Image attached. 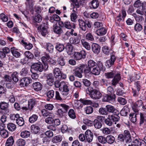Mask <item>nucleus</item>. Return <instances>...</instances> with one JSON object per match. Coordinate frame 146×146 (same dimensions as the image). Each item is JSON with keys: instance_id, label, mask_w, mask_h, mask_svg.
<instances>
[{"instance_id": "1", "label": "nucleus", "mask_w": 146, "mask_h": 146, "mask_svg": "<svg viewBox=\"0 0 146 146\" xmlns=\"http://www.w3.org/2000/svg\"><path fill=\"white\" fill-rule=\"evenodd\" d=\"M119 119L120 117L118 115H109L105 119L104 122L107 126H111L113 124V122H115V124H116V122L119 121Z\"/></svg>"}, {"instance_id": "2", "label": "nucleus", "mask_w": 146, "mask_h": 146, "mask_svg": "<svg viewBox=\"0 0 146 146\" xmlns=\"http://www.w3.org/2000/svg\"><path fill=\"white\" fill-rule=\"evenodd\" d=\"M88 90L89 92L90 97L94 99L98 100L102 96V94L100 92L96 89H94L92 87H89L88 88Z\"/></svg>"}, {"instance_id": "3", "label": "nucleus", "mask_w": 146, "mask_h": 146, "mask_svg": "<svg viewBox=\"0 0 146 146\" xmlns=\"http://www.w3.org/2000/svg\"><path fill=\"white\" fill-rule=\"evenodd\" d=\"M78 22L80 28L82 31H85L86 30L87 26L89 28L91 27L92 24V23L88 20H85V21L82 19H79Z\"/></svg>"}, {"instance_id": "4", "label": "nucleus", "mask_w": 146, "mask_h": 146, "mask_svg": "<svg viewBox=\"0 0 146 146\" xmlns=\"http://www.w3.org/2000/svg\"><path fill=\"white\" fill-rule=\"evenodd\" d=\"M104 67L102 63L99 61L98 65L92 69L91 73L95 75H98L100 73L101 70H103Z\"/></svg>"}, {"instance_id": "5", "label": "nucleus", "mask_w": 146, "mask_h": 146, "mask_svg": "<svg viewBox=\"0 0 146 146\" xmlns=\"http://www.w3.org/2000/svg\"><path fill=\"white\" fill-rule=\"evenodd\" d=\"M31 68L36 72H41L44 70L46 71L44 69V66H43L42 63L38 62L33 63L31 66Z\"/></svg>"}, {"instance_id": "6", "label": "nucleus", "mask_w": 146, "mask_h": 146, "mask_svg": "<svg viewBox=\"0 0 146 146\" xmlns=\"http://www.w3.org/2000/svg\"><path fill=\"white\" fill-rule=\"evenodd\" d=\"M116 60V57L115 56V53L113 52L110 53V58L107 60L106 62V66L108 68L112 66L113 65L115 62Z\"/></svg>"}, {"instance_id": "7", "label": "nucleus", "mask_w": 146, "mask_h": 146, "mask_svg": "<svg viewBox=\"0 0 146 146\" xmlns=\"http://www.w3.org/2000/svg\"><path fill=\"white\" fill-rule=\"evenodd\" d=\"M86 53L85 51L82 50L80 52H75L74 55V59L76 60L84 59L86 57Z\"/></svg>"}, {"instance_id": "8", "label": "nucleus", "mask_w": 146, "mask_h": 146, "mask_svg": "<svg viewBox=\"0 0 146 146\" xmlns=\"http://www.w3.org/2000/svg\"><path fill=\"white\" fill-rule=\"evenodd\" d=\"M48 27L46 24L42 23L37 28L38 30L40 31L43 36H45L47 33Z\"/></svg>"}, {"instance_id": "9", "label": "nucleus", "mask_w": 146, "mask_h": 146, "mask_svg": "<svg viewBox=\"0 0 146 146\" xmlns=\"http://www.w3.org/2000/svg\"><path fill=\"white\" fill-rule=\"evenodd\" d=\"M32 82L31 79L29 77H25L21 79L20 85L22 86H27Z\"/></svg>"}, {"instance_id": "10", "label": "nucleus", "mask_w": 146, "mask_h": 146, "mask_svg": "<svg viewBox=\"0 0 146 146\" xmlns=\"http://www.w3.org/2000/svg\"><path fill=\"white\" fill-rule=\"evenodd\" d=\"M50 58V56L48 54H46L45 56L42 57L41 60L44 64V69L45 70H47L48 68V63L49 62V60Z\"/></svg>"}, {"instance_id": "11", "label": "nucleus", "mask_w": 146, "mask_h": 146, "mask_svg": "<svg viewBox=\"0 0 146 146\" xmlns=\"http://www.w3.org/2000/svg\"><path fill=\"white\" fill-rule=\"evenodd\" d=\"M115 98V96L107 94L103 96L102 100L103 102L111 103L114 100Z\"/></svg>"}, {"instance_id": "12", "label": "nucleus", "mask_w": 146, "mask_h": 146, "mask_svg": "<svg viewBox=\"0 0 146 146\" xmlns=\"http://www.w3.org/2000/svg\"><path fill=\"white\" fill-rule=\"evenodd\" d=\"M146 5V3L145 2H143L142 4V9L138 8L136 10V12L140 15L146 16V10L145 7Z\"/></svg>"}, {"instance_id": "13", "label": "nucleus", "mask_w": 146, "mask_h": 146, "mask_svg": "<svg viewBox=\"0 0 146 146\" xmlns=\"http://www.w3.org/2000/svg\"><path fill=\"white\" fill-rule=\"evenodd\" d=\"M13 55L16 58H19L21 54L19 50L15 47H11L10 49Z\"/></svg>"}, {"instance_id": "14", "label": "nucleus", "mask_w": 146, "mask_h": 146, "mask_svg": "<svg viewBox=\"0 0 146 146\" xmlns=\"http://www.w3.org/2000/svg\"><path fill=\"white\" fill-rule=\"evenodd\" d=\"M85 134L86 140L88 142L90 143L93 140V135L92 131L89 130H87L85 132Z\"/></svg>"}, {"instance_id": "15", "label": "nucleus", "mask_w": 146, "mask_h": 146, "mask_svg": "<svg viewBox=\"0 0 146 146\" xmlns=\"http://www.w3.org/2000/svg\"><path fill=\"white\" fill-rule=\"evenodd\" d=\"M113 78L112 80V84L113 86H115L121 79V77L119 73H115Z\"/></svg>"}, {"instance_id": "16", "label": "nucleus", "mask_w": 146, "mask_h": 146, "mask_svg": "<svg viewBox=\"0 0 146 146\" xmlns=\"http://www.w3.org/2000/svg\"><path fill=\"white\" fill-rule=\"evenodd\" d=\"M82 68H83L82 70L86 76H89L91 72V69L86 64H82L81 65Z\"/></svg>"}, {"instance_id": "17", "label": "nucleus", "mask_w": 146, "mask_h": 146, "mask_svg": "<svg viewBox=\"0 0 146 146\" xmlns=\"http://www.w3.org/2000/svg\"><path fill=\"white\" fill-rule=\"evenodd\" d=\"M106 108L107 112L110 113H115L114 115H118L119 114V112L115 108L111 105H108L106 106Z\"/></svg>"}, {"instance_id": "18", "label": "nucleus", "mask_w": 146, "mask_h": 146, "mask_svg": "<svg viewBox=\"0 0 146 146\" xmlns=\"http://www.w3.org/2000/svg\"><path fill=\"white\" fill-rule=\"evenodd\" d=\"M32 86L34 89L36 91L41 90L42 88V84L39 82L33 83Z\"/></svg>"}, {"instance_id": "19", "label": "nucleus", "mask_w": 146, "mask_h": 146, "mask_svg": "<svg viewBox=\"0 0 146 146\" xmlns=\"http://www.w3.org/2000/svg\"><path fill=\"white\" fill-rule=\"evenodd\" d=\"M125 138V140L126 143L130 142L131 138L129 131L127 130H125L123 132V135Z\"/></svg>"}, {"instance_id": "20", "label": "nucleus", "mask_w": 146, "mask_h": 146, "mask_svg": "<svg viewBox=\"0 0 146 146\" xmlns=\"http://www.w3.org/2000/svg\"><path fill=\"white\" fill-rule=\"evenodd\" d=\"M101 47L97 44L94 43L92 46V49L93 52L97 54H98L100 51Z\"/></svg>"}, {"instance_id": "21", "label": "nucleus", "mask_w": 146, "mask_h": 146, "mask_svg": "<svg viewBox=\"0 0 146 146\" xmlns=\"http://www.w3.org/2000/svg\"><path fill=\"white\" fill-rule=\"evenodd\" d=\"M83 68H82L81 66L77 67L75 69L74 74L76 76L79 78H82V73L83 72Z\"/></svg>"}, {"instance_id": "22", "label": "nucleus", "mask_w": 146, "mask_h": 146, "mask_svg": "<svg viewBox=\"0 0 146 146\" xmlns=\"http://www.w3.org/2000/svg\"><path fill=\"white\" fill-rule=\"evenodd\" d=\"M141 140L139 138H135L133 140L132 144L127 143L125 145L126 146H139Z\"/></svg>"}, {"instance_id": "23", "label": "nucleus", "mask_w": 146, "mask_h": 146, "mask_svg": "<svg viewBox=\"0 0 146 146\" xmlns=\"http://www.w3.org/2000/svg\"><path fill=\"white\" fill-rule=\"evenodd\" d=\"M15 143L14 137L11 136L7 140L5 143V146H13Z\"/></svg>"}, {"instance_id": "24", "label": "nucleus", "mask_w": 146, "mask_h": 146, "mask_svg": "<svg viewBox=\"0 0 146 146\" xmlns=\"http://www.w3.org/2000/svg\"><path fill=\"white\" fill-rule=\"evenodd\" d=\"M99 4L98 0H92L89 3V6L90 8L95 9L98 7Z\"/></svg>"}, {"instance_id": "25", "label": "nucleus", "mask_w": 146, "mask_h": 146, "mask_svg": "<svg viewBox=\"0 0 146 146\" xmlns=\"http://www.w3.org/2000/svg\"><path fill=\"white\" fill-rule=\"evenodd\" d=\"M31 132L35 134L38 133L40 131V127L36 125H32L31 127Z\"/></svg>"}, {"instance_id": "26", "label": "nucleus", "mask_w": 146, "mask_h": 146, "mask_svg": "<svg viewBox=\"0 0 146 146\" xmlns=\"http://www.w3.org/2000/svg\"><path fill=\"white\" fill-rule=\"evenodd\" d=\"M54 32L56 34L60 36L63 32V31L62 28L59 26H55L53 28Z\"/></svg>"}, {"instance_id": "27", "label": "nucleus", "mask_w": 146, "mask_h": 146, "mask_svg": "<svg viewBox=\"0 0 146 146\" xmlns=\"http://www.w3.org/2000/svg\"><path fill=\"white\" fill-rule=\"evenodd\" d=\"M80 41V38L78 37H72L69 40V42L71 44L75 45L79 43Z\"/></svg>"}, {"instance_id": "28", "label": "nucleus", "mask_w": 146, "mask_h": 146, "mask_svg": "<svg viewBox=\"0 0 146 146\" xmlns=\"http://www.w3.org/2000/svg\"><path fill=\"white\" fill-rule=\"evenodd\" d=\"M59 25L61 26L62 25H63V26L68 29H71L72 28V25L71 24L70 22L69 21H65L64 23L62 21H60L59 22Z\"/></svg>"}, {"instance_id": "29", "label": "nucleus", "mask_w": 146, "mask_h": 146, "mask_svg": "<svg viewBox=\"0 0 146 146\" xmlns=\"http://www.w3.org/2000/svg\"><path fill=\"white\" fill-rule=\"evenodd\" d=\"M81 44L86 49L89 50L91 49V46L90 44L87 41L84 39H82L81 40Z\"/></svg>"}, {"instance_id": "30", "label": "nucleus", "mask_w": 146, "mask_h": 146, "mask_svg": "<svg viewBox=\"0 0 146 146\" xmlns=\"http://www.w3.org/2000/svg\"><path fill=\"white\" fill-rule=\"evenodd\" d=\"M106 143H107L111 144L113 143L115 140V138L111 135H108L106 137Z\"/></svg>"}, {"instance_id": "31", "label": "nucleus", "mask_w": 146, "mask_h": 146, "mask_svg": "<svg viewBox=\"0 0 146 146\" xmlns=\"http://www.w3.org/2000/svg\"><path fill=\"white\" fill-rule=\"evenodd\" d=\"M107 32L105 28L102 27L97 30L96 31V33L98 36H102L105 35Z\"/></svg>"}, {"instance_id": "32", "label": "nucleus", "mask_w": 146, "mask_h": 146, "mask_svg": "<svg viewBox=\"0 0 146 146\" xmlns=\"http://www.w3.org/2000/svg\"><path fill=\"white\" fill-rule=\"evenodd\" d=\"M7 128L10 131L13 132L15 131L17 128L16 125L12 123H10L7 124Z\"/></svg>"}, {"instance_id": "33", "label": "nucleus", "mask_w": 146, "mask_h": 146, "mask_svg": "<svg viewBox=\"0 0 146 146\" xmlns=\"http://www.w3.org/2000/svg\"><path fill=\"white\" fill-rule=\"evenodd\" d=\"M64 48L63 44L58 43L56 44L55 47L56 50L60 52L63 51L64 50Z\"/></svg>"}, {"instance_id": "34", "label": "nucleus", "mask_w": 146, "mask_h": 146, "mask_svg": "<svg viewBox=\"0 0 146 146\" xmlns=\"http://www.w3.org/2000/svg\"><path fill=\"white\" fill-rule=\"evenodd\" d=\"M88 65L92 69L98 65V63H97L94 61L92 60H89L88 62Z\"/></svg>"}, {"instance_id": "35", "label": "nucleus", "mask_w": 146, "mask_h": 146, "mask_svg": "<svg viewBox=\"0 0 146 146\" xmlns=\"http://www.w3.org/2000/svg\"><path fill=\"white\" fill-rule=\"evenodd\" d=\"M62 137L60 135H57L54 136L52 139V142L53 143H58L61 141Z\"/></svg>"}, {"instance_id": "36", "label": "nucleus", "mask_w": 146, "mask_h": 146, "mask_svg": "<svg viewBox=\"0 0 146 146\" xmlns=\"http://www.w3.org/2000/svg\"><path fill=\"white\" fill-rule=\"evenodd\" d=\"M53 73L54 76L56 78H59L61 75V72L58 68H56L54 69Z\"/></svg>"}, {"instance_id": "37", "label": "nucleus", "mask_w": 146, "mask_h": 146, "mask_svg": "<svg viewBox=\"0 0 146 146\" xmlns=\"http://www.w3.org/2000/svg\"><path fill=\"white\" fill-rule=\"evenodd\" d=\"M137 113H131L130 114L129 118L131 121L133 123H135L137 120Z\"/></svg>"}, {"instance_id": "38", "label": "nucleus", "mask_w": 146, "mask_h": 146, "mask_svg": "<svg viewBox=\"0 0 146 146\" xmlns=\"http://www.w3.org/2000/svg\"><path fill=\"white\" fill-rule=\"evenodd\" d=\"M9 107V105L7 103L5 102H1L0 104V108L2 110H8V112H9V110L8 108Z\"/></svg>"}, {"instance_id": "39", "label": "nucleus", "mask_w": 146, "mask_h": 146, "mask_svg": "<svg viewBox=\"0 0 146 146\" xmlns=\"http://www.w3.org/2000/svg\"><path fill=\"white\" fill-rule=\"evenodd\" d=\"M0 135L3 138L5 139L9 136V132L4 129L0 132Z\"/></svg>"}, {"instance_id": "40", "label": "nucleus", "mask_w": 146, "mask_h": 146, "mask_svg": "<svg viewBox=\"0 0 146 146\" xmlns=\"http://www.w3.org/2000/svg\"><path fill=\"white\" fill-rule=\"evenodd\" d=\"M68 115L71 118L74 119L76 118V115L74 110L73 109H70L68 111Z\"/></svg>"}, {"instance_id": "41", "label": "nucleus", "mask_w": 146, "mask_h": 146, "mask_svg": "<svg viewBox=\"0 0 146 146\" xmlns=\"http://www.w3.org/2000/svg\"><path fill=\"white\" fill-rule=\"evenodd\" d=\"M31 135L30 131H25L22 132L21 133V136L23 138H26L29 137Z\"/></svg>"}, {"instance_id": "42", "label": "nucleus", "mask_w": 146, "mask_h": 146, "mask_svg": "<svg viewBox=\"0 0 146 146\" xmlns=\"http://www.w3.org/2000/svg\"><path fill=\"white\" fill-rule=\"evenodd\" d=\"M41 113L42 116L45 117L51 116V115H53L52 113L44 109H43L41 110Z\"/></svg>"}, {"instance_id": "43", "label": "nucleus", "mask_w": 146, "mask_h": 146, "mask_svg": "<svg viewBox=\"0 0 146 146\" xmlns=\"http://www.w3.org/2000/svg\"><path fill=\"white\" fill-rule=\"evenodd\" d=\"M134 29L137 32H139L142 30L143 26L140 23H136L134 26Z\"/></svg>"}, {"instance_id": "44", "label": "nucleus", "mask_w": 146, "mask_h": 146, "mask_svg": "<svg viewBox=\"0 0 146 146\" xmlns=\"http://www.w3.org/2000/svg\"><path fill=\"white\" fill-rule=\"evenodd\" d=\"M110 50V48L107 46H104L102 48V51L103 53L107 55L109 54Z\"/></svg>"}, {"instance_id": "45", "label": "nucleus", "mask_w": 146, "mask_h": 146, "mask_svg": "<svg viewBox=\"0 0 146 146\" xmlns=\"http://www.w3.org/2000/svg\"><path fill=\"white\" fill-rule=\"evenodd\" d=\"M38 118V116L37 115L33 114L29 117V121L31 123H33L37 121Z\"/></svg>"}, {"instance_id": "46", "label": "nucleus", "mask_w": 146, "mask_h": 146, "mask_svg": "<svg viewBox=\"0 0 146 146\" xmlns=\"http://www.w3.org/2000/svg\"><path fill=\"white\" fill-rule=\"evenodd\" d=\"M20 115L18 113H11L9 115V118L12 121H16L19 117Z\"/></svg>"}, {"instance_id": "47", "label": "nucleus", "mask_w": 146, "mask_h": 146, "mask_svg": "<svg viewBox=\"0 0 146 146\" xmlns=\"http://www.w3.org/2000/svg\"><path fill=\"white\" fill-rule=\"evenodd\" d=\"M94 125L95 127L97 129L100 128L102 125V123L97 119H95L94 121Z\"/></svg>"}, {"instance_id": "48", "label": "nucleus", "mask_w": 146, "mask_h": 146, "mask_svg": "<svg viewBox=\"0 0 146 146\" xmlns=\"http://www.w3.org/2000/svg\"><path fill=\"white\" fill-rule=\"evenodd\" d=\"M57 62L61 66H64L65 64V62L63 56H61L57 59Z\"/></svg>"}, {"instance_id": "49", "label": "nucleus", "mask_w": 146, "mask_h": 146, "mask_svg": "<svg viewBox=\"0 0 146 146\" xmlns=\"http://www.w3.org/2000/svg\"><path fill=\"white\" fill-rule=\"evenodd\" d=\"M7 96H8V99L9 102L11 103H13L15 101V98L14 96L11 93H9L7 94Z\"/></svg>"}, {"instance_id": "50", "label": "nucleus", "mask_w": 146, "mask_h": 146, "mask_svg": "<svg viewBox=\"0 0 146 146\" xmlns=\"http://www.w3.org/2000/svg\"><path fill=\"white\" fill-rule=\"evenodd\" d=\"M115 72L114 71H111L105 73V75L107 78H112L115 75Z\"/></svg>"}, {"instance_id": "51", "label": "nucleus", "mask_w": 146, "mask_h": 146, "mask_svg": "<svg viewBox=\"0 0 146 146\" xmlns=\"http://www.w3.org/2000/svg\"><path fill=\"white\" fill-rule=\"evenodd\" d=\"M21 43H23V45H24L26 48L28 50H29L31 49L33 47V45L32 44L29 43H27L25 42L23 40H21Z\"/></svg>"}, {"instance_id": "52", "label": "nucleus", "mask_w": 146, "mask_h": 146, "mask_svg": "<svg viewBox=\"0 0 146 146\" xmlns=\"http://www.w3.org/2000/svg\"><path fill=\"white\" fill-rule=\"evenodd\" d=\"M16 123L20 126H23L25 123L23 118L19 116L16 120Z\"/></svg>"}, {"instance_id": "53", "label": "nucleus", "mask_w": 146, "mask_h": 146, "mask_svg": "<svg viewBox=\"0 0 146 146\" xmlns=\"http://www.w3.org/2000/svg\"><path fill=\"white\" fill-rule=\"evenodd\" d=\"M62 99H69L70 97V94L68 92L62 91Z\"/></svg>"}, {"instance_id": "54", "label": "nucleus", "mask_w": 146, "mask_h": 146, "mask_svg": "<svg viewBox=\"0 0 146 146\" xmlns=\"http://www.w3.org/2000/svg\"><path fill=\"white\" fill-rule=\"evenodd\" d=\"M97 139L98 141L102 144L106 143V137L103 136H100L98 137Z\"/></svg>"}, {"instance_id": "55", "label": "nucleus", "mask_w": 146, "mask_h": 146, "mask_svg": "<svg viewBox=\"0 0 146 146\" xmlns=\"http://www.w3.org/2000/svg\"><path fill=\"white\" fill-rule=\"evenodd\" d=\"M29 71L27 68H23L20 72V75L23 76H26L28 74Z\"/></svg>"}, {"instance_id": "56", "label": "nucleus", "mask_w": 146, "mask_h": 146, "mask_svg": "<svg viewBox=\"0 0 146 146\" xmlns=\"http://www.w3.org/2000/svg\"><path fill=\"white\" fill-rule=\"evenodd\" d=\"M47 49L50 53H52L54 51V47L53 45L50 43L46 44Z\"/></svg>"}, {"instance_id": "57", "label": "nucleus", "mask_w": 146, "mask_h": 146, "mask_svg": "<svg viewBox=\"0 0 146 146\" xmlns=\"http://www.w3.org/2000/svg\"><path fill=\"white\" fill-rule=\"evenodd\" d=\"M107 93L109 95H112L115 96V95L114 94V89L111 86L108 87L107 88Z\"/></svg>"}, {"instance_id": "58", "label": "nucleus", "mask_w": 146, "mask_h": 146, "mask_svg": "<svg viewBox=\"0 0 146 146\" xmlns=\"http://www.w3.org/2000/svg\"><path fill=\"white\" fill-rule=\"evenodd\" d=\"M25 57L30 59H33L34 58V55L29 51H26L24 53Z\"/></svg>"}, {"instance_id": "59", "label": "nucleus", "mask_w": 146, "mask_h": 146, "mask_svg": "<svg viewBox=\"0 0 146 146\" xmlns=\"http://www.w3.org/2000/svg\"><path fill=\"white\" fill-rule=\"evenodd\" d=\"M54 115H51V116H48V117L46 118L45 119V122L48 124H52L53 119L52 118Z\"/></svg>"}, {"instance_id": "60", "label": "nucleus", "mask_w": 146, "mask_h": 146, "mask_svg": "<svg viewBox=\"0 0 146 146\" xmlns=\"http://www.w3.org/2000/svg\"><path fill=\"white\" fill-rule=\"evenodd\" d=\"M127 107L125 106L121 111L120 112V114L123 116H126L127 113Z\"/></svg>"}, {"instance_id": "61", "label": "nucleus", "mask_w": 146, "mask_h": 146, "mask_svg": "<svg viewBox=\"0 0 146 146\" xmlns=\"http://www.w3.org/2000/svg\"><path fill=\"white\" fill-rule=\"evenodd\" d=\"M54 92L53 90H51L48 91L46 93V96L48 98H52L54 96Z\"/></svg>"}, {"instance_id": "62", "label": "nucleus", "mask_w": 146, "mask_h": 146, "mask_svg": "<svg viewBox=\"0 0 146 146\" xmlns=\"http://www.w3.org/2000/svg\"><path fill=\"white\" fill-rule=\"evenodd\" d=\"M25 144V141L22 139H19L17 141V144L18 146H23Z\"/></svg>"}, {"instance_id": "63", "label": "nucleus", "mask_w": 146, "mask_h": 146, "mask_svg": "<svg viewBox=\"0 0 146 146\" xmlns=\"http://www.w3.org/2000/svg\"><path fill=\"white\" fill-rule=\"evenodd\" d=\"M117 101L121 104L122 105L125 104L127 102L125 99L121 97H119L118 98Z\"/></svg>"}, {"instance_id": "64", "label": "nucleus", "mask_w": 146, "mask_h": 146, "mask_svg": "<svg viewBox=\"0 0 146 146\" xmlns=\"http://www.w3.org/2000/svg\"><path fill=\"white\" fill-rule=\"evenodd\" d=\"M93 108L90 106L87 107L85 109L86 113L87 114L92 113L93 111Z\"/></svg>"}]
</instances>
